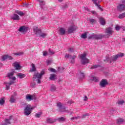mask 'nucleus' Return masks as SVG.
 Returning <instances> with one entry per match:
<instances>
[{
    "mask_svg": "<svg viewBox=\"0 0 125 125\" xmlns=\"http://www.w3.org/2000/svg\"><path fill=\"white\" fill-rule=\"evenodd\" d=\"M113 35L112 32H106L105 34H93L90 36H88V40H96L98 41L99 40H101L103 38H109L111 35Z\"/></svg>",
    "mask_w": 125,
    "mask_h": 125,
    "instance_id": "nucleus-1",
    "label": "nucleus"
},
{
    "mask_svg": "<svg viewBox=\"0 0 125 125\" xmlns=\"http://www.w3.org/2000/svg\"><path fill=\"white\" fill-rule=\"evenodd\" d=\"M45 72L44 70H42L40 73H37L34 75L33 76V81H36L37 82V83H41L42 82L41 80H42V77L44 75Z\"/></svg>",
    "mask_w": 125,
    "mask_h": 125,
    "instance_id": "nucleus-2",
    "label": "nucleus"
},
{
    "mask_svg": "<svg viewBox=\"0 0 125 125\" xmlns=\"http://www.w3.org/2000/svg\"><path fill=\"white\" fill-rule=\"evenodd\" d=\"M34 110V107L32 106L31 104L27 105L24 109V114L25 116H29Z\"/></svg>",
    "mask_w": 125,
    "mask_h": 125,
    "instance_id": "nucleus-3",
    "label": "nucleus"
},
{
    "mask_svg": "<svg viewBox=\"0 0 125 125\" xmlns=\"http://www.w3.org/2000/svg\"><path fill=\"white\" fill-rule=\"evenodd\" d=\"M81 63L83 65H85L87 63H89V60L86 58V54L84 53L81 56Z\"/></svg>",
    "mask_w": 125,
    "mask_h": 125,
    "instance_id": "nucleus-4",
    "label": "nucleus"
},
{
    "mask_svg": "<svg viewBox=\"0 0 125 125\" xmlns=\"http://www.w3.org/2000/svg\"><path fill=\"white\" fill-rule=\"evenodd\" d=\"M57 106L59 108V112L61 113L66 112V106L63 105L61 102H59L57 104Z\"/></svg>",
    "mask_w": 125,
    "mask_h": 125,
    "instance_id": "nucleus-5",
    "label": "nucleus"
},
{
    "mask_svg": "<svg viewBox=\"0 0 125 125\" xmlns=\"http://www.w3.org/2000/svg\"><path fill=\"white\" fill-rule=\"evenodd\" d=\"M123 56H125V54L123 53H120L116 55L115 56H113L111 57V62H115V61H117L118 58L119 57H123Z\"/></svg>",
    "mask_w": 125,
    "mask_h": 125,
    "instance_id": "nucleus-6",
    "label": "nucleus"
},
{
    "mask_svg": "<svg viewBox=\"0 0 125 125\" xmlns=\"http://www.w3.org/2000/svg\"><path fill=\"white\" fill-rule=\"evenodd\" d=\"M37 1L39 2V4L42 9H43V10H46L47 9V8L45 6L44 0H37Z\"/></svg>",
    "mask_w": 125,
    "mask_h": 125,
    "instance_id": "nucleus-7",
    "label": "nucleus"
},
{
    "mask_svg": "<svg viewBox=\"0 0 125 125\" xmlns=\"http://www.w3.org/2000/svg\"><path fill=\"white\" fill-rule=\"evenodd\" d=\"M25 98L27 101H32V100H36V98L35 95H26Z\"/></svg>",
    "mask_w": 125,
    "mask_h": 125,
    "instance_id": "nucleus-8",
    "label": "nucleus"
},
{
    "mask_svg": "<svg viewBox=\"0 0 125 125\" xmlns=\"http://www.w3.org/2000/svg\"><path fill=\"white\" fill-rule=\"evenodd\" d=\"M30 30V28L26 26H22L20 27L18 31L19 32H28Z\"/></svg>",
    "mask_w": 125,
    "mask_h": 125,
    "instance_id": "nucleus-9",
    "label": "nucleus"
},
{
    "mask_svg": "<svg viewBox=\"0 0 125 125\" xmlns=\"http://www.w3.org/2000/svg\"><path fill=\"white\" fill-rule=\"evenodd\" d=\"M35 35H36L37 37L39 38H42V39H44L46 37V34L43 33L42 32H35Z\"/></svg>",
    "mask_w": 125,
    "mask_h": 125,
    "instance_id": "nucleus-10",
    "label": "nucleus"
},
{
    "mask_svg": "<svg viewBox=\"0 0 125 125\" xmlns=\"http://www.w3.org/2000/svg\"><path fill=\"white\" fill-rule=\"evenodd\" d=\"M6 59H8V60H13V58L9 55H5L2 57L1 61H5Z\"/></svg>",
    "mask_w": 125,
    "mask_h": 125,
    "instance_id": "nucleus-11",
    "label": "nucleus"
},
{
    "mask_svg": "<svg viewBox=\"0 0 125 125\" xmlns=\"http://www.w3.org/2000/svg\"><path fill=\"white\" fill-rule=\"evenodd\" d=\"M14 75V72H9L7 74V77L9 78L10 80H12V81H15L16 80V77H13Z\"/></svg>",
    "mask_w": 125,
    "mask_h": 125,
    "instance_id": "nucleus-12",
    "label": "nucleus"
},
{
    "mask_svg": "<svg viewBox=\"0 0 125 125\" xmlns=\"http://www.w3.org/2000/svg\"><path fill=\"white\" fill-rule=\"evenodd\" d=\"M108 84V82L105 79H103L100 82V85L102 87H105Z\"/></svg>",
    "mask_w": 125,
    "mask_h": 125,
    "instance_id": "nucleus-13",
    "label": "nucleus"
},
{
    "mask_svg": "<svg viewBox=\"0 0 125 125\" xmlns=\"http://www.w3.org/2000/svg\"><path fill=\"white\" fill-rule=\"evenodd\" d=\"M56 122V119H53L52 118H47L46 119V123L47 124H53Z\"/></svg>",
    "mask_w": 125,
    "mask_h": 125,
    "instance_id": "nucleus-14",
    "label": "nucleus"
},
{
    "mask_svg": "<svg viewBox=\"0 0 125 125\" xmlns=\"http://www.w3.org/2000/svg\"><path fill=\"white\" fill-rule=\"evenodd\" d=\"M117 9L119 10V11H123V10H125V4H120L117 6Z\"/></svg>",
    "mask_w": 125,
    "mask_h": 125,
    "instance_id": "nucleus-15",
    "label": "nucleus"
},
{
    "mask_svg": "<svg viewBox=\"0 0 125 125\" xmlns=\"http://www.w3.org/2000/svg\"><path fill=\"white\" fill-rule=\"evenodd\" d=\"M11 120H12V116H9V119H5V123H6L7 125H11V122H10Z\"/></svg>",
    "mask_w": 125,
    "mask_h": 125,
    "instance_id": "nucleus-16",
    "label": "nucleus"
},
{
    "mask_svg": "<svg viewBox=\"0 0 125 125\" xmlns=\"http://www.w3.org/2000/svg\"><path fill=\"white\" fill-rule=\"evenodd\" d=\"M11 19L13 20H20V17L18 16V15L16 14H14L13 16L11 17Z\"/></svg>",
    "mask_w": 125,
    "mask_h": 125,
    "instance_id": "nucleus-17",
    "label": "nucleus"
},
{
    "mask_svg": "<svg viewBox=\"0 0 125 125\" xmlns=\"http://www.w3.org/2000/svg\"><path fill=\"white\" fill-rule=\"evenodd\" d=\"M99 20L100 21L101 25H102L103 26H105V25H106V21H105V20H104V18H100Z\"/></svg>",
    "mask_w": 125,
    "mask_h": 125,
    "instance_id": "nucleus-18",
    "label": "nucleus"
},
{
    "mask_svg": "<svg viewBox=\"0 0 125 125\" xmlns=\"http://www.w3.org/2000/svg\"><path fill=\"white\" fill-rule=\"evenodd\" d=\"M75 30H77V27L75 25L71 26L68 28V32H74Z\"/></svg>",
    "mask_w": 125,
    "mask_h": 125,
    "instance_id": "nucleus-19",
    "label": "nucleus"
},
{
    "mask_svg": "<svg viewBox=\"0 0 125 125\" xmlns=\"http://www.w3.org/2000/svg\"><path fill=\"white\" fill-rule=\"evenodd\" d=\"M14 66L16 68V70H20L21 69V65L19 64L18 62H15L14 63Z\"/></svg>",
    "mask_w": 125,
    "mask_h": 125,
    "instance_id": "nucleus-20",
    "label": "nucleus"
},
{
    "mask_svg": "<svg viewBox=\"0 0 125 125\" xmlns=\"http://www.w3.org/2000/svg\"><path fill=\"white\" fill-rule=\"evenodd\" d=\"M49 79L51 81H55V80H56V76H55L54 74H51Z\"/></svg>",
    "mask_w": 125,
    "mask_h": 125,
    "instance_id": "nucleus-21",
    "label": "nucleus"
},
{
    "mask_svg": "<svg viewBox=\"0 0 125 125\" xmlns=\"http://www.w3.org/2000/svg\"><path fill=\"white\" fill-rule=\"evenodd\" d=\"M33 31L34 32H42V29L41 28H39L38 26H34L33 27Z\"/></svg>",
    "mask_w": 125,
    "mask_h": 125,
    "instance_id": "nucleus-22",
    "label": "nucleus"
},
{
    "mask_svg": "<svg viewBox=\"0 0 125 125\" xmlns=\"http://www.w3.org/2000/svg\"><path fill=\"white\" fill-rule=\"evenodd\" d=\"M50 90L52 92H54L56 90V86L54 84H52L51 85Z\"/></svg>",
    "mask_w": 125,
    "mask_h": 125,
    "instance_id": "nucleus-23",
    "label": "nucleus"
},
{
    "mask_svg": "<svg viewBox=\"0 0 125 125\" xmlns=\"http://www.w3.org/2000/svg\"><path fill=\"white\" fill-rule=\"evenodd\" d=\"M16 101V100H15V98L14 97V96L11 95L10 99V103H14Z\"/></svg>",
    "mask_w": 125,
    "mask_h": 125,
    "instance_id": "nucleus-24",
    "label": "nucleus"
},
{
    "mask_svg": "<svg viewBox=\"0 0 125 125\" xmlns=\"http://www.w3.org/2000/svg\"><path fill=\"white\" fill-rule=\"evenodd\" d=\"M92 1H93V3L96 6V5H98L100 2H101V1H100V0H92Z\"/></svg>",
    "mask_w": 125,
    "mask_h": 125,
    "instance_id": "nucleus-25",
    "label": "nucleus"
},
{
    "mask_svg": "<svg viewBox=\"0 0 125 125\" xmlns=\"http://www.w3.org/2000/svg\"><path fill=\"white\" fill-rule=\"evenodd\" d=\"M18 77L20 79H24V78L26 77V75L24 74H22V73H18Z\"/></svg>",
    "mask_w": 125,
    "mask_h": 125,
    "instance_id": "nucleus-26",
    "label": "nucleus"
},
{
    "mask_svg": "<svg viewBox=\"0 0 125 125\" xmlns=\"http://www.w3.org/2000/svg\"><path fill=\"white\" fill-rule=\"evenodd\" d=\"M31 66L32 68L30 70V72H35L36 70V66L35 65V64H34V63H32Z\"/></svg>",
    "mask_w": 125,
    "mask_h": 125,
    "instance_id": "nucleus-27",
    "label": "nucleus"
},
{
    "mask_svg": "<svg viewBox=\"0 0 125 125\" xmlns=\"http://www.w3.org/2000/svg\"><path fill=\"white\" fill-rule=\"evenodd\" d=\"M104 62H106V61H107V62H109V61H110V63H112V60H111V57L109 58V57L108 56H106L105 57V60H104Z\"/></svg>",
    "mask_w": 125,
    "mask_h": 125,
    "instance_id": "nucleus-28",
    "label": "nucleus"
},
{
    "mask_svg": "<svg viewBox=\"0 0 125 125\" xmlns=\"http://www.w3.org/2000/svg\"><path fill=\"white\" fill-rule=\"evenodd\" d=\"M65 120H66L65 118H64L63 117H62L56 119V121H58V122H64Z\"/></svg>",
    "mask_w": 125,
    "mask_h": 125,
    "instance_id": "nucleus-29",
    "label": "nucleus"
},
{
    "mask_svg": "<svg viewBox=\"0 0 125 125\" xmlns=\"http://www.w3.org/2000/svg\"><path fill=\"white\" fill-rule=\"evenodd\" d=\"M125 13H123L119 15L118 18H119L120 19H123V18H125Z\"/></svg>",
    "mask_w": 125,
    "mask_h": 125,
    "instance_id": "nucleus-30",
    "label": "nucleus"
},
{
    "mask_svg": "<svg viewBox=\"0 0 125 125\" xmlns=\"http://www.w3.org/2000/svg\"><path fill=\"white\" fill-rule=\"evenodd\" d=\"M115 29L116 31H120V30H121V29H122V26L117 24L115 26Z\"/></svg>",
    "mask_w": 125,
    "mask_h": 125,
    "instance_id": "nucleus-31",
    "label": "nucleus"
},
{
    "mask_svg": "<svg viewBox=\"0 0 125 125\" xmlns=\"http://www.w3.org/2000/svg\"><path fill=\"white\" fill-rule=\"evenodd\" d=\"M89 21L90 24H95V23L96 22V21L93 19H89Z\"/></svg>",
    "mask_w": 125,
    "mask_h": 125,
    "instance_id": "nucleus-32",
    "label": "nucleus"
},
{
    "mask_svg": "<svg viewBox=\"0 0 125 125\" xmlns=\"http://www.w3.org/2000/svg\"><path fill=\"white\" fill-rule=\"evenodd\" d=\"M123 122H124V119L122 118H120L117 120V124L118 125H121V124H122V123H123Z\"/></svg>",
    "mask_w": 125,
    "mask_h": 125,
    "instance_id": "nucleus-33",
    "label": "nucleus"
},
{
    "mask_svg": "<svg viewBox=\"0 0 125 125\" xmlns=\"http://www.w3.org/2000/svg\"><path fill=\"white\" fill-rule=\"evenodd\" d=\"M16 13L20 15V16H23L24 15V13L22 12L21 11H16Z\"/></svg>",
    "mask_w": 125,
    "mask_h": 125,
    "instance_id": "nucleus-34",
    "label": "nucleus"
},
{
    "mask_svg": "<svg viewBox=\"0 0 125 125\" xmlns=\"http://www.w3.org/2000/svg\"><path fill=\"white\" fill-rule=\"evenodd\" d=\"M98 67H100V65L99 64H98V65H93L92 66L90 69H96V68H98Z\"/></svg>",
    "mask_w": 125,
    "mask_h": 125,
    "instance_id": "nucleus-35",
    "label": "nucleus"
},
{
    "mask_svg": "<svg viewBox=\"0 0 125 125\" xmlns=\"http://www.w3.org/2000/svg\"><path fill=\"white\" fill-rule=\"evenodd\" d=\"M49 72H51L52 73H56V70L53 68H50L48 69Z\"/></svg>",
    "mask_w": 125,
    "mask_h": 125,
    "instance_id": "nucleus-36",
    "label": "nucleus"
},
{
    "mask_svg": "<svg viewBox=\"0 0 125 125\" xmlns=\"http://www.w3.org/2000/svg\"><path fill=\"white\" fill-rule=\"evenodd\" d=\"M80 74V79H83L85 76L84 75V73L81 72V71L79 72Z\"/></svg>",
    "mask_w": 125,
    "mask_h": 125,
    "instance_id": "nucleus-37",
    "label": "nucleus"
},
{
    "mask_svg": "<svg viewBox=\"0 0 125 125\" xmlns=\"http://www.w3.org/2000/svg\"><path fill=\"white\" fill-rule=\"evenodd\" d=\"M82 39H86L87 38V34L85 32V33L82 35Z\"/></svg>",
    "mask_w": 125,
    "mask_h": 125,
    "instance_id": "nucleus-38",
    "label": "nucleus"
},
{
    "mask_svg": "<svg viewBox=\"0 0 125 125\" xmlns=\"http://www.w3.org/2000/svg\"><path fill=\"white\" fill-rule=\"evenodd\" d=\"M41 116H42V112L36 113L35 114L36 118H41Z\"/></svg>",
    "mask_w": 125,
    "mask_h": 125,
    "instance_id": "nucleus-39",
    "label": "nucleus"
},
{
    "mask_svg": "<svg viewBox=\"0 0 125 125\" xmlns=\"http://www.w3.org/2000/svg\"><path fill=\"white\" fill-rule=\"evenodd\" d=\"M96 6H97L100 11H103V8H102V7L100 4H98V5H96Z\"/></svg>",
    "mask_w": 125,
    "mask_h": 125,
    "instance_id": "nucleus-40",
    "label": "nucleus"
},
{
    "mask_svg": "<svg viewBox=\"0 0 125 125\" xmlns=\"http://www.w3.org/2000/svg\"><path fill=\"white\" fill-rule=\"evenodd\" d=\"M5 103V101L3 99H1L0 100V105H3L4 103Z\"/></svg>",
    "mask_w": 125,
    "mask_h": 125,
    "instance_id": "nucleus-41",
    "label": "nucleus"
},
{
    "mask_svg": "<svg viewBox=\"0 0 125 125\" xmlns=\"http://www.w3.org/2000/svg\"><path fill=\"white\" fill-rule=\"evenodd\" d=\"M6 83L7 84H9V85H11V84H13L14 83V81H10L9 83Z\"/></svg>",
    "mask_w": 125,
    "mask_h": 125,
    "instance_id": "nucleus-42",
    "label": "nucleus"
},
{
    "mask_svg": "<svg viewBox=\"0 0 125 125\" xmlns=\"http://www.w3.org/2000/svg\"><path fill=\"white\" fill-rule=\"evenodd\" d=\"M89 114H88V113H86L85 114H83L82 117H81V118L84 119V118H86V117H87V116H89Z\"/></svg>",
    "mask_w": 125,
    "mask_h": 125,
    "instance_id": "nucleus-43",
    "label": "nucleus"
},
{
    "mask_svg": "<svg viewBox=\"0 0 125 125\" xmlns=\"http://www.w3.org/2000/svg\"><path fill=\"white\" fill-rule=\"evenodd\" d=\"M66 32H59V35H61V36H64L65 35H66Z\"/></svg>",
    "mask_w": 125,
    "mask_h": 125,
    "instance_id": "nucleus-44",
    "label": "nucleus"
},
{
    "mask_svg": "<svg viewBox=\"0 0 125 125\" xmlns=\"http://www.w3.org/2000/svg\"><path fill=\"white\" fill-rule=\"evenodd\" d=\"M22 54H23V52H22L14 53L15 55H18L19 56L22 55Z\"/></svg>",
    "mask_w": 125,
    "mask_h": 125,
    "instance_id": "nucleus-45",
    "label": "nucleus"
},
{
    "mask_svg": "<svg viewBox=\"0 0 125 125\" xmlns=\"http://www.w3.org/2000/svg\"><path fill=\"white\" fill-rule=\"evenodd\" d=\"M69 58L70 59V60H75L76 56H70Z\"/></svg>",
    "mask_w": 125,
    "mask_h": 125,
    "instance_id": "nucleus-46",
    "label": "nucleus"
},
{
    "mask_svg": "<svg viewBox=\"0 0 125 125\" xmlns=\"http://www.w3.org/2000/svg\"><path fill=\"white\" fill-rule=\"evenodd\" d=\"M124 103H125V101H120L118 102V104H119V105H123Z\"/></svg>",
    "mask_w": 125,
    "mask_h": 125,
    "instance_id": "nucleus-47",
    "label": "nucleus"
},
{
    "mask_svg": "<svg viewBox=\"0 0 125 125\" xmlns=\"http://www.w3.org/2000/svg\"><path fill=\"white\" fill-rule=\"evenodd\" d=\"M69 52H74L75 51V50H74V48H69L68 49Z\"/></svg>",
    "mask_w": 125,
    "mask_h": 125,
    "instance_id": "nucleus-48",
    "label": "nucleus"
},
{
    "mask_svg": "<svg viewBox=\"0 0 125 125\" xmlns=\"http://www.w3.org/2000/svg\"><path fill=\"white\" fill-rule=\"evenodd\" d=\"M49 55H52L53 54H54V52L52 51L51 50H50V49H49Z\"/></svg>",
    "mask_w": 125,
    "mask_h": 125,
    "instance_id": "nucleus-49",
    "label": "nucleus"
},
{
    "mask_svg": "<svg viewBox=\"0 0 125 125\" xmlns=\"http://www.w3.org/2000/svg\"><path fill=\"white\" fill-rule=\"evenodd\" d=\"M59 31V32H66V30L63 28H60Z\"/></svg>",
    "mask_w": 125,
    "mask_h": 125,
    "instance_id": "nucleus-50",
    "label": "nucleus"
},
{
    "mask_svg": "<svg viewBox=\"0 0 125 125\" xmlns=\"http://www.w3.org/2000/svg\"><path fill=\"white\" fill-rule=\"evenodd\" d=\"M112 27H108L107 28H106V32H112Z\"/></svg>",
    "mask_w": 125,
    "mask_h": 125,
    "instance_id": "nucleus-51",
    "label": "nucleus"
},
{
    "mask_svg": "<svg viewBox=\"0 0 125 125\" xmlns=\"http://www.w3.org/2000/svg\"><path fill=\"white\" fill-rule=\"evenodd\" d=\"M43 55L44 56H47V55H48V54L47 53V52L46 51L43 52Z\"/></svg>",
    "mask_w": 125,
    "mask_h": 125,
    "instance_id": "nucleus-52",
    "label": "nucleus"
},
{
    "mask_svg": "<svg viewBox=\"0 0 125 125\" xmlns=\"http://www.w3.org/2000/svg\"><path fill=\"white\" fill-rule=\"evenodd\" d=\"M92 81H94V82H98V79L96 77H93Z\"/></svg>",
    "mask_w": 125,
    "mask_h": 125,
    "instance_id": "nucleus-53",
    "label": "nucleus"
},
{
    "mask_svg": "<svg viewBox=\"0 0 125 125\" xmlns=\"http://www.w3.org/2000/svg\"><path fill=\"white\" fill-rule=\"evenodd\" d=\"M36 82H34L31 84V86H32V87H36Z\"/></svg>",
    "mask_w": 125,
    "mask_h": 125,
    "instance_id": "nucleus-54",
    "label": "nucleus"
},
{
    "mask_svg": "<svg viewBox=\"0 0 125 125\" xmlns=\"http://www.w3.org/2000/svg\"><path fill=\"white\" fill-rule=\"evenodd\" d=\"M58 83L61 84V83H62V80L61 79H58Z\"/></svg>",
    "mask_w": 125,
    "mask_h": 125,
    "instance_id": "nucleus-55",
    "label": "nucleus"
},
{
    "mask_svg": "<svg viewBox=\"0 0 125 125\" xmlns=\"http://www.w3.org/2000/svg\"><path fill=\"white\" fill-rule=\"evenodd\" d=\"M65 58H70V55L66 54L64 56Z\"/></svg>",
    "mask_w": 125,
    "mask_h": 125,
    "instance_id": "nucleus-56",
    "label": "nucleus"
},
{
    "mask_svg": "<svg viewBox=\"0 0 125 125\" xmlns=\"http://www.w3.org/2000/svg\"><path fill=\"white\" fill-rule=\"evenodd\" d=\"M9 88H10V86H9V85H6V90H8Z\"/></svg>",
    "mask_w": 125,
    "mask_h": 125,
    "instance_id": "nucleus-57",
    "label": "nucleus"
},
{
    "mask_svg": "<svg viewBox=\"0 0 125 125\" xmlns=\"http://www.w3.org/2000/svg\"><path fill=\"white\" fill-rule=\"evenodd\" d=\"M74 120H78V119H81L80 116H78V117H74Z\"/></svg>",
    "mask_w": 125,
    "mask_h": 125,
    "instance_id": "nucleus-58",
    "label": "nucleus"
},
{
    "mask_svg": "<svg viewBox=\"0 0 125 125\" xmlns=\"http://www.w3.org/2000/svg\"><path fill=\"white\" fill-rule=\"evenodd\" d=\"M62 8H67V7H68V5H64L62 6Z\"/></svg>",
    "mask_w": 125,
    "mask_h": 125,
    "instance_id": "nucleus-59",
    "label": "nucleus"
},
{
    "mask_svg": "<svg viewBox=\"0 0 125 125\" xmlns=\"http://www.w3.org/2000/svg\"><path fill=\"white\" fill-rule=\"evenodd\" d=\"M67 103H68V104H73V101H68L67 102Z\"/></svg>",
    "mask_w": 125,
    "mask_h": 125,
    "instance_id": "nucleus-60",
    "label": "nucleus"
},
{
    "mask_svg": "<svg viewBox=\"0 0 125 125\" xmlns=\"http://www.w3.org/2000/svg\"><path fill=\"white\" fill-rule=\"evenodd\" d=\"M87 99H88L87 97V96H85L84 97V101H87Z\"/></svg>",
    "mask_w": 125,
    "mask_h": 125,
    "instance_id": "nucleus-61",
    "label": "nucleus"
},
{
    "mask_svg": "<svg viewBox=\"0 0 125 125\" xmlns=\"http://www.w3.org/2000/svg\"><path fill=\"white\" fill-rule=\"evenodd\" d=\"M91 13H92V14H94L95 15H96V11H92Z\"/></svg>",
    "mask_w": 125,
    "mask_h": 125,
    "instance_id": "nucleus-62",
    "label": "nucleus"
},
{
    "mask_svg": "<svg viewBox=\"0 0 125 125\" xmlns=\"http://www.w3.org/2000/svg\"><path fill=\"white\" fill-rule=\"evenodd\" d=\"M51 63V61H48L47 64V65H49V64H50Z\"/></svg>",
    "mask_w": 125,
    "mask_h": 125,
    "instance_id": "nucleus-63",
    "label": "nucleus"
},
{
    "mask_svg": "<svg viewBox=\"0 0 125 125\" xmlns=\"http://www.w3.org/2000/svg\"><path fill=\"white\" fill-rule=\"evenodd\" d=\"M121 2H122V3L125 4V0H122Z\"/></svg>",
    "mask_w": 125,
    "mask_h": 125,
    "instance_id": "nucleus-64",
    "label": "nucleus"
}]
</instances>
